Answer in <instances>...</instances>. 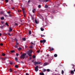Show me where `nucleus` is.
I'll return each mask as SVG.
<instances>
[{"instance_id":"0eeeda50","label":"nucleus","mask_w":75,"mask_h":75,"mask_svg":"<svg viewBox=\"0 0 75 75\" xmlns=\"http://www.w3.org/2000/svg\"><path fill=\"white\" fill-rule=\"evenodd\" d=\"M12 29H11V27H10V28H9V32H11L12 31Z\"/></svg>"},{"instance_id":"f704fd0d","label":"nucleus","mask_w":75,"mask_h":75,"mask_svg":"<svg viewBox=\"0 0 75 75\" xmlns=\"http://www.w3.org/2000/svg\"><path fill=\"white\" fill-rule=\"evenodd\" d=\"M40 52V50H38L37 52L38 53H39Z\"/></svg>"},{"instance_id":"dca6fc26","label":"nucleus","mask_w":75,"mask_h":75,"mask_svg":"<svg viewBox=\"0 0 75 75\" xmlns=\"http://www.w3.org/2000/svg\"><path fill=\"white\" fill-rule=\"evenodd\" d=\"M31 33V30H29V35H30Z\"/></svg>"},{"instance_id":"a18cd8bd","label":"nucleus","mask_w":75,"mask_h":75,"mask_svg":"<svg viewBox=\"0 0 75 75\" xmlns=\"http://www.w3.org/2000/svg\"><path fill=\"white\" fill-rule=\"evenodd\" d=\"M18 50H22V49L21 47H19V49H18Z\"/></svg>"},{"instance_id":"a211bd4d","label":"nucleus","mask_w":75,"mask_h":75,"mask_svg":"<svg viewBox=\"0 0 75 75\" xmlns=\"http://www.w3.org/2000/svg\"><path fill=\"white\" fill-rule=\"evenodd\" d=\"M43 43H44L46 42V40H45V39H43Z\"/></svg>"},{"instance_id":"f8f14e48","label":"nucleus","mask_w":75,"mask_h":75,"mask_svg":"<svg viewBox=\"0 0 75 75\" xmlns=\"http://www.w3.org/2000/svg\"><path fill=\"white\" fill-rule=\"evenodd\" d=\"M40 75H45L44 73H40Z\"/></svg>"},{"instance_id":"1a4fd4ad","label":"nucleus","mask_w":75,"mask_h":75,"mask_svg":"<svg viewBox=\"0 0 75 75\" xmlns=\"http://www.w3.org/2000/svg\"><path fill=\"white\" fill-rule=\"evenodd\" d=\"M42 1H44V2H47L49 1L50 0H42Z\"/></svg>"},{"instance_id":"f3484780","label":"nucleus","mask_w":75,"mask_h":75,"mask_svg":"<svg viewBox=\"0 0 75 75\" xmlns=\"http://www.w3.org/2000/svg\"><path fill=\"white\" fill-rule=\"evenodd\" d=\"M31 44L32 45H35V43H33V42H31Z\"/></svg>"},{"instance_id":"4d7b16f0","label":"nucleus","mask_w":75,"mask_h":75,"mask_svg":"<svg viewBox=\"0 0 75 75\" xmlns=\"http://www.w3.org/2000/svg\"><path fill=\"white\" fill-rule=\"evenodd\" d=\"M24 14V17H25V14Z\"/></svg>"},{"instance_id":"5701e85b","label":"nucleus","mask_w":75,"mask_h":75,"mask_svg":"<svg viewBox=\"0 0 75 75\" xmlns=\"http://www.w3.org/2000/svg\"><path fill=\"white\" fill-rule=\"evenodd\" d=\"M54 56L55 57H57V55L56 54H54Z\"/></svg>"},{"instance_id":"4c0bfd02","label":"nucleus","mask_w":75,"mask_h":75,"mask_svg":"<svg viewBox=\"0 0 75 75\" xmlns=\"http://www.w3.org/2000/svg\"><path fill=\"white\" fill-rule=\"evenodd\" d=\"M41 7V6L40 5H39L38 6V8H40Z\"/></svg>"},{"instance_id":"6ab92c4d","label":"nucleus","mask_w":75,"mask_h":75,"mask_svg":"<svg viewBox=\"0 0 75 75\" xmlns=\"http://www.w3.org/2000/svg\"><path fill=\"white\" fill-rule=\"evenodd\" d=\"M15 68H17L18 67V65H15Z\"/></svg>"},{"instance_id":"2f4dec72","label":"nucleus","mask_w":75,"mask_h":75,"mask_svg":"<svg viewBox=\"0 0 75 75\" xmlns=\"http://www.w3.org/2000/svg\"><path fill=\"white\" fill-rule=\"evenodd\" d=\"M71 65L73 66L72 68L74 69V67H75V65H74L73 64H72Z\"/></svg>"},{"instance_id":"49530a36","label":"nucleus","mask_w":75,"mask_h":75,"mask_svg":"<svg viewBox=\"0 0 75 75\" xmlns=\"http://www.w3.org/2000/svg\"><path fill=\"white\" fill-rule=\"evenodd\" d=\"M1 14H3V11H1Z\"/></svg>"},{"instance_id":"e433bc0d","label":"nucleus","mask_w":75,"mask_h":75,"mask_svg":"<svg viewBox=\"0 0 75 75\" xmlns=\"http://www.w3.org/2000/svg\"><path fill=\"white\" fill-rule=\"evenodd\" d=\"M46 71V69H43V72H45V71Z\"/></svg>"},{"instance_id":"6e6552de","label":"nucleus","mask_w":75,"mask_h":75,"mask_svg":"<svg viewBox=\"0 0 75 75\" xmlns=\"http://www.w3.org/2000/svg\"><path fill=\"white\" fill-rule=\"evenodd\" d=\"M22 11H23V14H25V10L23 8H22Z\"/></svg>"},{"instance_id":"6e6d98bb","label":"nucleus","mask_w":75,"mask_h":75,"mask_svg":"<svg viewBox=\"0 0 75 75\" xmlns=\"http://www.w3.org/2000/svg\"><path fill=\"white\" fill-rule=\"evenodd\" d=\"M16 45H18V43L17 42H16Z\"/></svg>"},{"instance_id":"774afa93","label":"nucleus","mask_w":75,"mask_h":75,"mask_svg":"<svg viewBox=\"0 0 75 75\" xmlns=\"http://www.w3.org/2000/svg\"><path fill=\"white\" fill-rule=\"evenodd\" d=\"M47 57H49V54H47Z\"/></svg>"},{"instance_id":"7c9ffc66","label":"nucleus","mask_w":75,"mask_h":75,"mask_svg":"<svg viewBox=\"0 0 75 75\" xmlns=\"http://www.w3.org/2000/svg\"><path fill=\"white\" fill-rule=\"evenodd\" d=\"M64 73V71H63V70H62V74H63Z\"/></svg>"},{"instance_id":"cd10ccee","label":"nucleus","mask_w":75,"mask_h":75,"mask_svg":"<svg viewBox=\"0 0 75 75\" xmlns=\"http://www.w3.org/2000/svg\"><path fill=\"white\" fill-rule=\"evenodd\" d=\"M3 26H1V27H0V28H1V29H3Z\"/></svg>"},{"instance_id":"680f3d73","label":"nucleus","mask_w":75,"mask_h":75,"mask_svg":"<svg viewBox=\"0 0 75 75\" xmlns=\"http://www.w3.org/2000/svg\"><path fill=\"white\" fill-rule=\"evenodd\" d=\"M13 64V62H10V64Z\"/></svg>"},{"instance_id":"58836bf2","label":"nucleus","mask_w":75,"mask_h":75,"mask_svg":"<svg viewBox=\"0 0 75 75\" xmlns=\"http://www.w3.org/2000/svg\"><path fill=\"white\" fill-rule=\"evenodd\" d=\"M45 7L46 8H47V7H48V6L47 5H45Z\"/></svg>"},{"instance_id":"4be33fe9","label":"nucleus","mask_w":75,"mask_h":75,"mask_svg":"<svg viewBox=\"0 0 75 75\" xmlns=\"http://www.w3.org/2000/svg\"><path fill=\"white\" fill-rule=\"evenodd\" d=\"M22 40H23L24 41H25L26 39H25V38H22Z\"/></svg>"},{"instance_id":"69168bd1","label":"nucleus","mask_w":75,"mask_h":75,"mask_svg":"<svg viewBox=\"0 0 75 75\" xmlns=\"http://www.w3.org/2000/svg\"><path fill=\"white\" fill-rule=\"evenodd\" d=\"M7 58H6V57H5V58H4V59H7Z\"/></svg>"},{"instance_id":"3c124183","label":"nucleus","mask_w":75,"mask_h":75,"mask_svg":"<svg viewBox=\"0 0 75 75\" xmlns=\"http://www.w3.org/2000/svg\"><path fill=\"white\" fill-rule=\"evenodd\" d=\"M8 35H9L11 36V35L10 33H8Z\"/></svg>"},{"instance_id":"864d4df0","label":"nucleus","mask_w":75,"mask_h":75,"mask_svg":"<svg viewBox=\"0 0 75 75\" xmlns=\"http://www.w3.org/2000/svg\"><path fill=\"white\" fill-rule=\"evenodd\" d=\"M25 74L26 75H29V74L27 73H26Z\"/></svg>"},{"instance_id":"c85d7f7f","label":"nucleus","mask_w":75,"mask_h":75,"mask_svg":"<svg viewBox=\"0 0 75 75\" xmlns=\"http://www.w3.org/2000/svg\"><path fill=\"white\" fill-rule=\"evenodd\" d=\"M14 40H15L16 42L17 41V40L16 38H15V39H14Z\"/></svg>"},{"instance_id":"a878e982","label":"nucleus","mask_w":75,"mask_h":75,"mask_svg":"<svg viewBox=\"0 0 75 75\" xmlns=\"http://www.w3.org/2000/svg\"><path fill=\"white\" fill-rule=\"evenodd\" d=\"M11 53H13V52H15V51L14 50H12L11 51Z\"/></svg>"},{"instance_id":"393cba45","label":"nucleus","mask_w":75,"mask_h":75,"mask_svg":"<svg viewBox=\"0 0 75 75\" xmlns=\"http://www.w3.org/2000/svg\"><path fill=\"white\" fill-rule=\"evenodd\" d=\"M36 58V56L35 55H33V58L34 59Z\"/></svg>"},{"instance_id":"bb28decb","label":"nucleus","mask_w":75,"mask_h":75,"mask_svg":"<svg viewBox=\"0 0 75 75\" xmlns=\"http://www.w3.org/2000/svg\"><path fill=\"white\" fill-rule=\"evenodd\" d=\"M15 26H18V24L17 23H15Z\"/></svg>"},{"instance_id":"20e7f679","label":"nucleus","mask_w":75,"mask_h":75,"mask_svg":"<svg viewBox=\"0 0 75 75\" xmlns=\"http://www.w3.org/2000/svg\"><path fill=\"white\" fill-rule=\"evenodd\" d=\"M41 63V62H34V65H35L36 64H40Z\"/></svg>"},{"instance_id":"c756f323","label":"nucleus","mask_w":75,"mask_h":75,"mask_svg":"<svg viewBox=\"0 0 75 75\" xmlns=\"http://www.w3.org/2000/svg\"><path fill=\"white\" fill-rule=\"evenodd\" d=\"M9 71H10L11 72H12V69L11 68L10 69H9Z\"/></svg>"},{"instance_id":"8fccbe9b","label":"nucleus","mask_w":75,"mask_h":75,"mask_svg":"<svg viewBox=\"0 0 75 75\" xmlns=\"http://www.w3.org/2000/svg\"><path fill=\"white\" fill-rule=\"evenodd\" d=\"M16 56H18L19 55V54L18 53H16Z\"/></svg>"},{"instance_id":"f03ea898","label":"nucleus","mask_w":75,"mask_h":75,"mask_svg":"<svg viewBox=\"0 0 75 75\" xmlns=\"http://www.w3.org/2000/svg\"><path fill=\"white\" fill-rule=\"evenodd\" d=\"M26 55V53H23L22 55H21V57L20 58H21V59L22 58H23V59H24V58H25V57Z\"/></svg>"},{"instance_id":"e2e57ef3","label":"nucleus","mask_w":75,"mask_h":75,"mask_svg":"<svg viewBox=\"0 0 75 75\" xmlns=\"http://www.w3.org/2000/svg\"><path fill=\"white\" fill-rule=\"evenodd\" d=\"M32 12L33 13H35V11H33V10L32 11Z\"/></svg>"},{"instance_id":"a19ab883","label":"nucleus","mask_w":75,"mask_h":75,"mask_svg":"<svg viewBox=\"0 0 75 75\" xmlns=\"http://www.w3.org/2000/svg\"><path fill=\"white\" fill-rule=\"evenodd\" d=\"M31 18L33 20H34V18L33 16H31Z\"/></svg>"},{"instance_id":"0e129e2a","label":"nucleus","mask_w":75,"mask_h":75,"mask_svg":"<svg viewBox=\"0 0 75 75\" xmlns=\"http://www.w3.org/2000/svg\"><path fill=\"white\" fill-rule=\"evenodd\" d=\"M30 2V0H28V3H29Z\"/></svg>"},{"instance_id":"9d476101","label":"nucleus","mask_w":75,"mask_h":75,"mask_svg":"<svg viewBox=\"0 0 75 75\" xmlns=\"http://www.w3.org/2000/svg\"><path fill=\"white\" fill-rule=\"evenodd\" d=\"M71 74H74V71H71Z\"/></svg>"},{"instance_id":"09e8293b","label":"nucleus","mask_w":75,"mask_h":75,"mask_svg":"<svg viewBox=\"0 0 75 75\" xmlns=\"http://www.w3.org/2000/svg\"><path fill=\"white\" fill-rule=\"evenodd\" d=\"M0 45L1 46H2L3 45V43H1V44H0Z\"/></svg>"},{"instance_id":"de8ad7c7","label":"nucleus","mask_w":75,"mask_h":75,"mask_svg":"<svg viewBox=\"0 0 75 75\" xmlns=\"http://www.w3.org/2000/svg\"><path fill=\"white\" fill-rule=\"evenodd\" d=\"M29 47L31 48V49H32L33 48V47L32 46H30Z\"/></svg>"},{"instance_id":"412c9836","label":"nucleus","mask_w":75,"mask_h":75,"mask_svg":"<svg viewBox=\"0 0 75 75\" xmlns=\"http://www.w3.org/2000/svg\"><path fill=\"white\" fill-rule=\"evenodd\" d=\"M2 55L3 56H4L6 55V54L4 53H2Z\"/></svg>"},{"instance_id":"bf43d9fd","label":"nucleus","mask_w":75,"mask_h":75,"mask_svg":"<svg viewBox=\"0 0 75 75\" xmlns=\"http://www.w3.org/2000/svg\"><path fill=\"white\" fill-rule=\"evenodd\" d=\"M14 8H15V7H14L12 8V9H14Z\"/></svg>"},{"instance_id":"603ef678","label":"nucleus","mask_w":75,"mask_h":75,"mask_svg":"<svg viewBox=\"0 0 75 75\" xmlns=\"http://www.w3.org/2000/svg\"><path fill=\"white\" fill-rule=\"evenodd\" d=\"M17 71H14V73H16V72Z\"/></svg>"},{"instance_id":"37998d69","label":"nucleus","mask_w":75,"mask_h":75,"mask_svg":"<svg viewBox=\"0 0 75 75\" xmlns=\"http://www.w3.org/2000/svg\"><path fill=\"white\" fill-rule=\"evenodd\" d=\"M50 71V69H47V71H48V72Z\"/></svg>"},{"instance_id":"b1692460","label":"nucleus","mask_w":75,"mask_h":75,"mask_svg":"<svg viewBox=\"0 0 75 75\" xmlns=\"http://www.w3.org/2000/svg\"><path fill=\"white\" fill-rule=\"evenodd\" d=\"M15 61H18V59L17 58V57H15Z\"/></svg>"},{"instance_id":"423d86ee","label":"nucleus","mask_w":75,"mask_h":75,"mask_svg":"<svg viewBox=\"0 0 75 75\" xmlns=\"http://www.w3.org/2000/svg\"><path fill=\"white\" fill-rule=\"evenodd\" d=\"M6 38V36H2V39H3L4 40H5Z\"/></svg>"},{"instance_id":"7ed1b4c3","label":"nucleus","mask_w":75,"mask_h":75,"mask_svg":"<svg viewBox=\"0 0 75 75\" xmlns=\"http://www.w3.org/2000/svg\"><path fill=\"white\" fill-rule=\"evenodd\" d=\"M38 66H37L36 67H34L35 70V71H38Z\"/></svg>"},{"instance_id":"c03bdc74","label":"nucleus","mask_w":75,"mask_h":75,"mask_svg":"<svg viewBox=\"0 0 75 75\" xmlns=\"http://www.w3.org/2000/svg\"><path fill=\"white\" fill-rule=\"evenodd\" d=\"M31 59H32L31 57H29V58L28 59H29V60H31Z\"/></svg>"},{"instance_id":"f257e3e1","label":"nucleus","mask_w":75,"mask_h":75,"mask_svg":"<svg viewBox=\"0 0 75 75\" xmlns=\"http://www.w3.org/2000/svg\"><path fill=\"white\" fill-rule=\"evenodd\" d=\"M32 53V51L31 50H30L28 51L27 52V54L29 57L32 56V55H31V53Z\"/></svg>"},{"instance_id":"5fc2aeb1","label":"nucleus","mask_w":75,"mask_h":75,"mask_svg":"<svg viewBox=\"0 0 75 75\" xmlns=\"http://www.w3.org/2000/svg\"><path fill=\"white\" fill-rule=\"evenodd\" d=\"M1 23L2 24H3L4 23V22H3V21H1Z\"/></svg>"},{"instance_id":"13d9d810","label":"nucleus","mask_w":75,"mask_h":75,"mask_svg":"<svg viewBox=\"0 0 75 75\" xmlns=\"http://www.w3.org/2000/svg\"><path fill=\"white\" fill-rule=\"evenodd\" d=\"M20 21H21V22H22V20H20Z\"/></svg>"},{"instance_id":"72a5a7b5","label":"nucleus","mask_w":75,"mask_h":75,"mask_svg":"<svg viewBox=\"0 0 75 75\" xmlns=\"http://www.w3.org/2000/svg\"><path fill=\"white\" fill-rule=\"evenodd\" d=\"M18 47V46L17 45H15V47L16 48H17Z\"/></svg>"},{"instance_id":"2eb2a0df","label":"nucleus","mask_w":75,"mask_h":75,"mask_svg":"<svg viewBox=\"0 0 75 75\" xmlns=\"http://www.w3.org/2000/svg\"><path fill=\"white\" fill-rule=\"evenodd\" d=\"M5 25L8 26H9V25L8 24V23L7 22H6V23H5Z\"/></svg>"},{"instance_id":"9b49d317","label":"nucleus","mask_w":75,"mask_h":75,"mask_svg":"<svg viewBox=\"0 0 75 75\" xmlns=\"http://www.w3.org/2000/svg\"><path fill=\"white\" fill-rule=\"evenodd\" d=\"M48 64L47 63H45L44 64L43 66H45Z\"/></svg>"},{"instance_id":"473e14b6","label":"nucleus","mask_w":75,"mask_h":75,"mask_svg":"<svg viewBox=\"0 0 75 75\" xmlns=\"http://www.w3.org/2000/svg\"><path fill=\"white\" fill-rule=\"evenodd\" d=\"M41 36L42 37H45V35H41Z\"/></svg>"},{"instance_id":"052dcab7","label":"nucleus","mask_w":75,"mask_h":75,"mask_svg":"<svg viewBox=\"0 0 75 75\" xmlns=\"http://www.w3.org/2000/svg\"><path fill=\"white\" fill-rule=\"evenodd\" d=\"M9 16L11 17V14L9 15Z\"/></svg>"},{"instance_id":"39448f33","label":"nucleus","mask_w":75,"mask_h":75,"mask_svg":"<svg viewBox=\"0 0 75 75\" xmlns=\"http://www.w3.org/2000/svg\"><path fill=\"white\" fill-rule=\"evenodd\" d=\"M49 48H50V50H49V51H52L54 50V49L50 47H49Z\"/></svg>"},{"instance_id":"c9c22d12","label":"nucleus","mask_w":75,"mask_h":75,"mask_svg":"<svg viewBox=\"0 0 75 75\" xmlns=\"http://www.w3.org/2000/svg\"><path fill=\"white\" fill-rule=\"evenodd\" d=\"M5 2H6V3H8V0H5Z\"/></svg>"},{"instance_id":"ddd939ff","label":"nucleus","mask_w":75,"mask_h":75,"mask_svg":"<svg viewBox=\"0 0 75 75\" xmlns=\"http://www.w3.org/2000/svg\"><path fill=\"white\" fill-rule=\"evenodd\" d=\"M40 30L41 31H43L44 30V29L42 28H41Z\"/></svg>"},{"instance_id":"aec40b11","label":"nucleus","mask_w":75,"mask_h":75,"mask_svg":"<svg viewBox=\"0 0 75 75\" xmlns=\"http://www.w3.org/2000/svg\"><path fill=\"white\" fill-rule=\"evenodd\" d=\"M4 19V17H2L1 18V20H3Z\"/></svg>"},{"instance_id":"338daca9","label":"nucleus","mask_w":75,"mask_h":75,"mask_svg":"<svg viewBox=\"0 0 75 75\" xmlns=\"http://www.w3.org/2000/svg\"><path fill=\"white\" fill-rule=\"evenodd\" d=\"M21 63H22L23 64H24V62H21Z\"/></svg>"},{"instance_id":"ea45409f","label":"nucleus","mask_w":75,"mask_h":75,"mask_svg":"<svg viewBox=\"0 0 75 75\" xmlns=\"http://www.w3.org/2000/svg\"><path fill=\"white\" fill-rule=\"evenodd\" d=\"M40 42L42 43L43 42V40H40Z\"/></svg>"},{"instance_id":"79ce46f5","label":"nucleus","mask_w":75,"mask_h":75,"mask_svg":"<svg viewBox=\"0 0 75 75\" xmlns=\"http://www.w3.org/2000/svg\"><path fill=\"white\" fill-rule=\"evenodd\" d=\"M7 13L8 14H10L11 13V12L10 11H8Z\"/></svg>"},{"instance_id":"4468645a","label":"nucleus","mask_w":75,"mask_h":75,"mask_svg":"<svg viewBox=\"0 0 75 75\" xmlns=\"http://www.w3.org/2000/svg\"><path fill=\"white\" fill-rule=\"evenodd\" d=\"M35 23L36 24H38V22L37 20L36 19H35Z\"/></svg>"}]
</instances>
